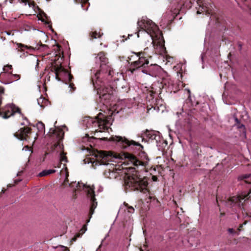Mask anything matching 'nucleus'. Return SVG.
Listing matches in <instances>:
<instances>
[{
	"label": "nucleus",
	"instance_id": "obj_1",
	"mask_svg": "<svg viewBox=\"0 0 251 251\" xmlns=\"http://www.w3.org/2000/svg\"><path fill=\"white\" fill-rule=\"evenodd\" d=\"M109 140L114 142L118 148L125 150L126 151L118 155H115L110 151H100L98 152L96 155L97 161L93 162V166L109 165V168L103 172L105 177L123 180L125 189L127 190H140L141 192L147 195L149 193L148 182L138 176L135 167L122 166L121 169H117L115 168L113 164L108 163L116 162L115 160L119 159L124 161L122 165H131L137 167L139 166H145L147 161H141L134 155L128 152L130 151L136 153L141 151L143 147L133 140H129L125 137L119 136H111Z\"/></svg>",
	"mask_w": 251,
	"mask_h": 251
},
{
	"label": "nucleus",
	"instance_id": "obj_2",
	"mask_svg": "<svg viewBox=\"0 0 251 251\" xmlns=\"http://www.w3.org/2000/svg\"><path fill=\"white\" fill-rule=\"evenodd\" d=\"M95 65L91 70V81L94 89L97 90L99 95L98 101L102 103L107 112L104 111V114L99 113L97 117L92 118L85 117L82 121V124L86 129L90 130L96 135L99 133L108 131L112 125V116L114 112L109 109L111 102L114 98V92L116 91L115 83L118 78L115 76L113 70L109 65L107 58L103 52L98 53L95 57Z\"/></svg>",
	"mask_w": 251,
	"mask_h": 251
},
{
	"label": "nucleus",
	"instance_id": "obj_3",
	"mask_svg": "<svg viewBox=\"0 0 251 251\" xmlns=\"http://www.w3.org/2000/svg\"><path fill=\"white\" fill-rule=\"evenodd\" d=\"M137 26L139 29V32L147 33L150 36L152 40L151 44L154 49L158 50V52L161 54L166 53L162 33L154 23L147 17H143L138 22Z\"/></svg>",
	"mask_w": 251,
	"mask_h": 251
},
{
	"label": "nucleus",
	"instance_id": "obj_4",
	"mask_svg": "<svg viewBox=\"0 0 251 251\" xmlns=\"http://www.w3.org/2000/svg\"><path fill=\"white\" fill-rule=\"evenodd\" d=\"M65 179L63 183L64 187L67 186H70L71 188L73 189V190L77 193V191L82 192L84 193L90 201V207L89 211V220L87 223L90 222V220L92 217V215L94 213V210L97 206V202L95 198V194L94 192V188L93 186L91 187L90 185H87L82 182H73L71 183H69L68 179V176H69L68 172H65Z\"/></svg>",
	"mask_w": 251,
	"mask_h": 251
},
{
	"label": "nucleus",
	"instance_id": "obj_5",
	"mask_svg": "<svg viewBox=\"0 0 251 251\" xmlns=\"http://www.w3.org/2000/svg\"><path fill=\"white\" fill-rule=\"evenodd\" d=\"M55 127L56 126H54ZM49 135L54 141H57L54 145L53 151L59 156V162L57 166L54 167L60 168L63 162H67V158L66 156V153L64 151V147L62 143V140L64 138V133L63 130L60 128H50L48 133Z\"/></svg>",
	"mask_w": 251,
	"mask_h": 251
},
{
	"label": "nucleus",
	"instance_id": "obj_6",
	"mask_svg": "<svg viewBox=\"0 0 251 251\" xmlns=\"http://www.w3.org/2000/svg\"><path fill=\"white\" fill-rule=\"evenodd\" d=\"M158 84L159 86L157 87L158 89L155 88V84H153L147 89L146 98L148 100L151 102V104L152 105L151 107H153L154 109H155V107L153 106V104L154 105H157L159 101L160 100L157 99V97H159V95L161 94V86H162V88L165 89L166 92L170 93H173V91L176 90L174 89V81L170 78L163 79L161 84Z\"/></svg>",
	"mask_w": 251,
	"mask_h": 251
},
{
	"label": "nucleus",
	"instance_id": "obj_7",
	"mask_svg": "<svg viewBox=\"0 0 251 251\" xmlns=\"http://www.w3.org/2000/svg\"><path fill=\"white\" fill-rule=\"evenodd\" d=\"M16 48H19L18 51L21 52L20 57L21 58H25L29 56L30 57V52H33L36 50H40L41 51L45 50L48 47L47 45L41 44H37L36 47L28 46L22 43H17Z\"/></svg>",
	"mask_w": 251,
	"mask_h": 251
},
{
	"label": "nucleus",
	"instance_id": "obj_8",
	"mask_svg": "<svg viewBox=\"0 0 251 251\" xmlns=\"http://www.w3.org/2000/svg\"><path fill=\"white\" fill-rule=\"evenodd\" d=\"M55 74L56 79L62 81L66 84L69 83L73 78L72 75L61 66L55 69Z\"/></svg>",
	"mask_w": 251,
	"mask_h": 251
},
{
	"label": "nucleus",
	"instance_id": "obj_9",
	"mask_svg": "<svg viewBox=\"0 0 251 251\" xmlns=\"http://www.w3.org/2000/svg\"><path fill=\"white\" fill-rule=\"evenodd\" d=\"M164 72L162 68L155 64L147 65L145 68H143L142 72L151 77L159 76Z\"/></svg>",
	"mask_w": 251,
	"mask_h": 251
},
{
	"label": "nucleus",
	"instance_id": "obj_10",
	"mask_svg": "<svg viewBox=\"0 0 251 251\" xmlns=\"http://www.w3.org/2000/svg\"><path fill=\"white\" fill-rule=\"evenodd\" d=\"M149 63V60L145 57H139L137 61H135L131 64L130 69L132 70V72L136 69H140L142 72L143 68H145Z\"/></svg>",
	"mask_w": 251,
	"mask_h": 251
},
{
	"label": "nucleus",
	"instance_id": "obj_11",
	"mask_svg": "<svg viewBox=\"0 0 251 251\" xmlns=\"http://www.w3.org/2000/svg\"><path fill=\"white\" fill-rule=\"evenodd\" d=\"M9 2L12 4H16L20 3L23 4L24 5H28L29 7L32 8L34 10H36V9H38V6H37L34 1L32 0H8Z\"/></svg>",
	"mask_w": 251,
	"mask_h": 251
},
{
	"label": "nucleus",
	"instance_id": "obj_12",
	"mask_svg": "<svg viewBox=\"0 0 251 251\" xmlns=\"http://www.w3.org/2000/svg\"><path fill=\"white\" fill-rule=\"evenodd\" d=\"M199 8L197 11V14H201L204 12L205 14H210L209 7H211L209 4L203 3L201 0H198L196 1Z\"/></svg>",
	"mask_w": 251,
	"mask_h": 251
},
{
	"label": "nucleus",
	"instance_id": "obj_13",
	"mask_svg": "<svg viewBox=\"0 0 251 251\" xmlns=\"http://www.w3.org/2000/svg\"><path fill=\"white\" fill-rule=\"evenodd\" d=\"M30 133V129L27 127L21 128L19 132L15 134L17 137L21 140H26L28 134Z\"/></svg>",
	"mask_w": 251,
	"mask_h": 251
},
{
	"label": "nucleus",
	"instance_id": "obj_14",
	"mask_svg": "<svg viewBox=\"0 0 251 251\" xmlns=\"http://www.w3.org/2000/svg\"><path fill=\"white\" fill-rule=\"evenodd\" d=\"M146 136L151 142H155L160 139V134L159 132L154 130L148 131L146 132Z\"/></svg>",
	"mask_w": 251,
	"mask_h": 251
},
{
	"label": "nucleus",
	"instance_id": "obj_15",
	"mask_svg": "<svg viewBox=\"0 0 251 251\" xmlns=\"http://www.w3.org/2000/svg\"><path fill=\"white\" fill-rule=\"evenodd\" d=\"M155 143L158 151L162 152L168 145L167 141L164 140L161 136H160V139L157 140Z\"/></svg>",
	"mask_w": 251,
	"mask_h": 251
},
{
	"label": "nucleus",
	"instance_id": "obj_16",
	"mask_svg": "<svg viewBox=\"0 0 251 251\" xmlns=\"http://www.w3.org/2000/svg\"><path fill=\"white\" fill-rule=\"evenodd\" d=\"M55 172H56V170L54 169L44 170L39 174L38 176H47L51 174L54 173Z\"/></svg>",
	"mask_w": 251,
	"mask_h": 251
},
{
	"label": "nucleus",
	"instance_id": "obj_17",
	"mask_svg": "<svg viewBox=\"0 0 251 251\" xmlns=\"http://www.w3.org/2000/svg\"><path fill=\"white\" fill-rule=\"evenodd\" d=\"M30 60L36 62V64L35 66V70L36 71H38L39 70V60L37 58V56L33 55V54H30Z\"/></svg>",
	"mask_w": 251,
	"mask_h": 251
},
{
	"label": "nucleus",
	"instance_id": "obj_18",
	"mask_svg": "<svg viewBox=\"0 0 251 251\" xmlns=\"http://www.w3.org/2000/svg\"><path fill=\"white\" fill-rule=\"evenodd\" d=\"M36 126L39 132L42 133L45 132V125L42 122H38L36 124Z\"/></svg>",
	"mask_w": 251,
	"mask_h": 251
},
{
	"label": "nucleus",
	"instance_id": "obj_19",
	"mask_svg": "<svg viewBox=\"0 0 251 251\" xmlns=\"http://www.w3.org/2000/svg\"><path fill=\"white\" fill-rule=\"evenodd\" d=\"M37 102L41 107L44 108L45 106L44 104L47 102V100L41 97L39 99H37Z\"/></svg>",
	"mask_w": 251,
	"mask_h": 251
},
{
	"label": "nucleus",
	"instance_id": "obj_20",
	"mask_svg": "<svg viewBox=\"0 0 251 251\" xmlns=\"http://www.w3.org/2000/svg\"><path fill=\"white\" fill-rule=\"evenodd\" d=\"M102 34H100V32H97L96 31L94 32H91L90 33V36L91 37V39H96L97 38H100Z\"/></svg>",
	"mask_w": 251,
	"mask_h": 251
},
{
	"label": "nucleus",
	"instance_id": "obj_21",
	"mask_svg": "<svg viewBox=\"0 0 251 251\" xmlns=\"http://www.w3.org/2000/svg\"><path fill=\"white\" fill-rule=\"evenodd\" d=\"M124 207V211H127V212L129 214H131L134 212V208L132 206H128L127 204H125Z\"/></svg>",
	"mask_w": 251,
	"mask_h": 251
},
{
	"label": "nucleus",
	"instance_id": "obj_22",
	"mask_svg": "<svg viewBox=\"0 0 251 251\" xmlns=\"http://www.w3.org/2000/svg\"><path fill=\"white\" fill-rule=\"evenodd\" d=\"M76 2H79L81 4V6L84 10H87L88 8V6H87L86 8H83L84 4H85L88 2V0H75Z\"/></svg>",
	"mask_w": 251,
	"mask_h": 251
},
{
	"label": "nucleus",
	"instance_id": "obj_23",
	"mask_svg": "<svg viewBox=\"0 0 251 251\" xmlns=\"http://www.w3.org/2000/svg\"><path fill=\"white\" fill-rule=\"evenodd\" d=\"M11 74V79L13 80L11 81V82H13V81H16L19 80L20 78V76L19 75L17 74Z\"/></svg>",
	"mask_w": 251,
	"mask_h": 251
},
{
	"label": "nucleus",
	"instance_id": "obj_24",
	"mask_svg": "<svg viewBox=\"0 0 251 251\" xmlns=\"http://www.w3.org/2000/svg\"><path fill=\"white\" fill-rule=\"evenodd\" d=\"M129 88L126 85H122L121 88V92L122 93H127Z\"/></svg>",
	"mask_w": 251,
	"mask_h": 251
},
{
	"label": "nucleus",
	"instance_id": "obj_25",
	"mask_svg": "<svg viewBox=\"0 0 251 251\" xmlns=\"http://www.w3.org/2000/svg\"><path fill=\"white\" fill-rule=\"evenodd\" d=\"M235 121L236 122L237 124H238L237 126L238 128H241L242 127H244V125L243 124H240V121L238 120V119L237 117L234 118Z\"/></svg>",
	"mask_w": 251,
	"mask_h": 251
},
{
	"label": "nucleus",
	"instance_id": "obj_26",
	"mask_svg": "<svg viewBox=\"0 0 251 251\" xmlns=\"http://www.w3.org/2000/svg\"><path fill=\"white\" fill-rule=\"evenodd\" d=\"M3 69L5 72H8L9 70L12 69V65H7L6 66H4Z\"/></svg>",
	"mask_w": 251,
	"mask_h": 251
},
{
	"label": "nucleus",
	"instance_id": "obj_27",
	"mask_svg": "<svg viewBox=\"0 0 251 251\" xmlns=\"http://www.w3.org/2000/svg\"><path fill=\"white\" fill-rule=\"evenodd\" d=\"M174 91H173L174 93H176L177 91L179 90V84L175 83Z\"/></svg>",
	"mask_w": 251,
	"mask_h": 251
},
{
	"label": "nucleus",
	"instance_id": "obj_28",
	"mask_svg": "<svg viewBox=\"0 0 251 251\" xmlns=\"http://www.w3.org/2000/svg\"><path fill=\"white\" fill-rule=\"evenodd\" d=\"M86 229H84V230L83 231H82V233H77V235H76V237L75 236L73 239H72V240L73 241H75L76 240V238H78V237H80L81 236V234L82 233H83L85 231H86Z\"/></svg>",
	"mask_w": 251,
	"mask_h": 251
},
{
	"label": "nucleus",
	"instance_id": "obj_29",
	"mask_svg": "<svg viewBox=\"0 0 251 251\" xmlns=\"http://www.w3.org/2000/svg\"><path fill=\"white\" fill-rule=\"evenodd\" d=\"M187 95H188V99L187 100V101H189L190 102H191V96H190V91L189 90H187Z\"/></svg>",
	"mask_w": 251,
	"mask_h": 251
},
{
	"label": "nucleus",
	"instance_id": "obj_30",
	"mask_svg": "<svg viewBox=\"0 0 251 251\" xmlns=\"http://www.w3.org/2000/svg\"><path fill=\"white\" fill-rule=\"evenodd\" d=\"M227 231H228V233L229 234H234V233H235V232H234V231L233 228H229L228 229Z\"/></svg>",
	"mask_w": 251,
	"mask_h": 251
},
{
	"label": "nucleus",
	"instance_id": "obj_31",
	"mask_svg": "<svg viewBox=\"0 0 251 251\" xmlns=\"http://www.w3.org/2000/svg\"><path fill=\"white\" fill-rule=\"evenodd\" d=\"M69 87L71 88V90H75L74 84L73 83H70L69 84Z\"/></svg>",
	"mask_w": 251,
	"mask_h": 251
},
{
	"label": "nucleus",
	"instance_id": "obj_32",
	"mask_svg": "<svg viewBox=\"0 0 251 251\" xmlns=\"http://www.w3.org/2000/svg\"><path fill=\"white\" fill-rule=\"evenodd\" d=\"M205 55V54H204V53H202L201 54V60L202 63H203V58H204Z\"/></svg>",
	"mask_w": 251,
	"mask_h": 251
},
{
	"label": "nucleus",
	"instance_id": "obj_33",
	"mask_svg": "<svg viewBox=\"0 0 251 251\" xmlns=\"http://www.w3.org/2000/svg\"><path fill=\"white\" fill-rule=\"evenodd\" d=\"M134 54H137V56L139 57H140V55L141 54H144V52H138V53H136V52H134Z\"/></svg>",
	"mask_w": 251,
	"mask_h": 251
},
{
	"label": "nucleus",
	"instance_id": "obj_34",
	"mask_svg": "<svg viewBox=\"0 0 251 251\" xmlns=\"http://www.w3.org/2000/svg\"><path fill=\"white\" fill-rule=\"evenodd\" d=\"M24 119H25V120L26 121V122H27V125H31V126H34V125H32V124H31L28 122V121L26 117H25Z\"/></svg>",
	"mask_w": 251,
	"mask_h": 251
},
{
	"label": "nucleus",
	"instance_id": "obj_35",
	"mask_svg": "<svg viewBox=\"0 0 251 251\" xmlns=\"http://www.w3.org/2000/svg\"><path fill=\"white\" fill-rule=\"evenodd\" d=\"M238 46L239 50H241L242 49V45L240 43H238Z\"/></svg>",
	"mask_w": 251,
	"mask_h": 251
},
{
	"label": "nucleus",
	"instance_id": "obj_36",
	"mask_svg": "<svg viewBox=\"0 0 251 251\" xmlns=\"http://www.w3.org/2000/svg\"><path fill=\"white\" fill-rule=\"evenodd\" d=\"M62 247L63 248L64 251H69V250L67 248H66V247H65L64 246H62Z\"/></svg>",
	"mask_w": 251,
	"mask_h": 251
},
{
	"label": "nucleus",
	"instance_id": "obj_37",
	"mask_svg": "<svg viewBox=\"0 0 251 251\" xmlns=\"http://www.w3.org/2000/svg\"><path fill=\"white\" fill-rule=\"evenodd\" d=\"M103 190V188L101 187H100L99 189H98L99 192H100Z\"/></svg>",
	"mask_w": 251,
	"mask_h": 251
},
{
	"label": "nucleus",
	"instance_id": "obj_38",
	"mask_svg": "<svg viewBox=\"0 0 251 251\" xmlns=\"http://www.w3.org/2000/svg\"><path fill=\"white\" fill-rule=\"evenodd\" d=\"M4 92V90L2 88H0V93H3Z\"/></svg>",
	"mask_w": 251,
	"mask_h": 251
},
{
	"label": "nucleus",
	"instance_id": "obj_39",
	"mask_svg": "<svg viewBox=\"0 0 251 251\" xmlns=\"http://www.w3.org/2000/svg\"><path fill=\"white\" fill-rule=\"evenodd\" d=\"M173 59L172 57H169V58H167V60H168V62H170L171 61L170 59Z\"/></svg>",
	"mask_w": 251,
	"mask_h": 251
},
{
	"label": "nucleus",
	"instance_id": "obj_40",
	"mask_svg": "<svg viewBox=\"0 0 251 251\" xmlns=\"http://www.w3.org/2000/svg\"><path fill=\"white\" fill-rule=\"evenodd\" d=\"M243 226V225L242 224V225H240V226H239V228H238V230L240 231V228H242Z\"/></svg>",
	"mask_w": 251,
	"mask_h": 251
},
{
	"label": "nucleus",
	"instance_id": "obj_41",
	"mask_svg": "<svg viewBox=\"0 0 251 251\" xmlns=\"http://www.w3.org/2000/svg\"><path fill=\"white\" fill-rule=\"evenodd\" d=\"M176 3H178L180 0H174ZM190 2H191V0H189Z\"/></svg>",
	"mask_w": 251,
	"mask_h": 251
},
{
	"label": "nucleus",
	"instance_id": "obj_42",
	"mask_svg": "<svg viewBox=\"0 0 251 251\" xmlns=\"http://www.w3.org/2000/svg\"><path fill=\"white\" fill-rule=\"evenodd\" d=\"M5 33H6V34H7V35H10L11 34V33H10V32H9L5 31Z\"/></svg>",
	"mask_w": 251,
	"mask_h": 251
},
{
	"label": "nucleus",
	"instance_id": "obj_43",
	"mask_svg": "<svg viewBox=\"0 0 251 251\" xmlns=\"http://www.w3.org/2000/svg\"><path fill=\"white\" fill-rule=\"evenodd\" d=\"M179 114H180V113H179L178 112H176V115H178V117H179Z\"/></svg>",
	"mask_w": 251,
	"mask_h": 251
},
{
	"label": "nucleus",
	"instance_id": "obj_44",
	"mask_svg": "<svg viewBox=\"0 0 251 251\" xmlns=\"http://www.w3.org/2000/svg\"><path fill=\"white\" fill-rule=\"evenodd\" d=\"M63 166H64V167H65V170H66V169H67V168H66V167H65V164H64V165H63Z\"/></svg>",
	"mask_w": 251,
	"mask_h": 251
},
{
	"label": "nucleus",
	"instance_id": "obj_45",
	"mask_svg": "<svg viewBox=\"0 0 251 251\" xmlns=\"http://www.w3.org/2000/svg\"><path fill=\"white\" fill-rule=\"evenodd\" d=\"M22 125H25V123H21Z\"/></svg>",
	"mask_w": 251,
	"mask_h": 251
},
{
	"label": "nucleus",
	"instance_id": "obj_46",
	"mask_svg": "<svg viewBox=\"0 0 251 251\" xmlns=\"http://www.w3.org/2000/svg\"><path fill=\"white\" fill-rule=\"evenodd\" d=\"M104 140H107V137L106 138H104Z\"/></svg>",
	"mask_w": 251,
	"mask_h": 251
},
{
	"label": "nucleus",
	"instance_id": "obj_47",
	"mask_svg": "<svg viewBox=\"0 0 251 251\" xmlns=\"http://www.w3.org/2000/svg\"><path fill=\"white\" fill-rule=\"evenodd\" d=\"M25 148H27V149H28V147L27 146H25Z\"/></svg>",
	"mask_w": 251,
	"mask_h": 251
},
{
	"label": "nucleus",
	"instance_id": "obj_48",
	"mask_svg": "<svg viewBox=\"0 0 251 251\" xmlns=\"http://www.w3.org/2000/svg\"><path fill=\"white\" fill-rule=\"evenodd\" d=\"M123 209V208H121L120 210H122Z\"/></svg>",
	"mask_w": 251,
	"mask_h": 251
},
{
	"label": "nucleus",
	"instance_id": "obj_49",
	"mask_svg": "<svg viewBox=\"0 0 251 251\" xmlns=\"http://www.w3.org/2000/svg\"><path fill=\"white\" fill-rule=\"evenodd\" d=\"M100 247H101V245L99 246V248H100Z\"/></svg>",
	"mask_w": 251,
	"mask_h": 251
},
{
	"label": "nucleus",
	"instance_id": "obj_50",
	"mask_svg": "<svg viewBox=\"0 0 251 251\" xmlns=\"http://www.w3.org/2000/svg\"><path fill=\"white\" fill-rule=\"evenodd\" d=\"M128 58L129 59V60H131V58H130V57H128Z\"/></svg>",
	"mask_w": 251,
	"mask_h": 251
},
{
	"label": "nucleus",
	"instance_id": "obj_51",
	"mask_svg": "<svg viewBox=\"0 0 251 251\" xmlns=\"http://www.w3.org/2000/svg\"><path fill=\"white\" fill-rule=\"evenodd\" d=\"M63 127H65V128L66 127L65 126H64Z\"/></svg>",
	"mask_w": 251,
	"mask_h": 251
},
{
	"label": "nucleus",
	"instance_id": "obj_52",
	"mask_svg": "<svg viewBox=\"0 0 251 251\" xmlns=\"http://www.w3.org/2000/svg\"><path fill=\"white\" fill-rule=\"evenodd\" d=\"M10 82H9V83H6V84H8L9 83H10Z\"/></svg>",
	"mask_w": 251,
	"mask_h": 251
}]
</instances>
